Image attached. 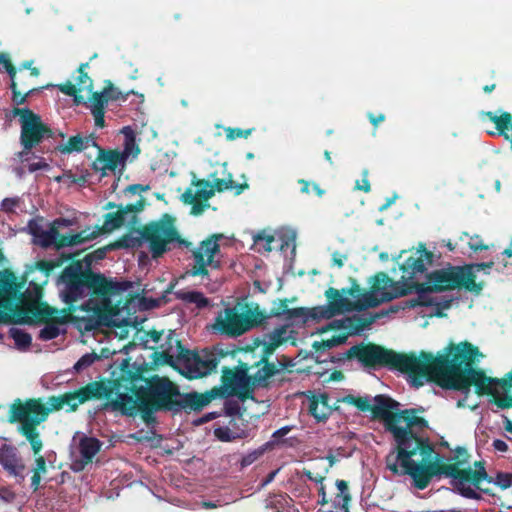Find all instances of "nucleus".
I'll list each match as a JSON object with an SVG mask.
<instances>
[{
    "label": "nucleus",
    "mask_w": 512,
    "mask_h": 512,
    "mask_svg": "<svg viewBox=\"0 0 512 512\" xmlns=\"http://www.w3.org/2000/svg\"><path fill=\"white\" fill-rule=\"evenodd\" d=\"M122 380L123 377L113 381H93L75 391L50 396L46 403L42 398H28L25 401L18 398L10 405L7 421L19 424L17 431L29 442L32 452L38 454L43 449L38 426L47 420L52 411L66 408L67 412H74L87 401L109 399L122 386Z\"/></svg>",
    "instance_id": "nucleus-1"
},
{
    "label": "nucleus",
    "mask_w": 512,
    "mask_h": 512,
    "mask_svg": "<svg viewBox=\"0 0 512 512\" xmlns=\"http://www.w3.org/2000/svg\"><path fill=\"white\" fill-rule=\"evenodd\" d=\"M92 263L93 255H85L82 260L74 257L57 278L59 293L68 312L80 308L101 316L111 311V297L124 290L122 283L94 272Z\"/></svg>",
    "instance_id": "nucleus-2"
},
{
    "label": "nucleus",
    "mask_w": 512,
    "mask_h": 512,
    "mask_svg": "<svg viewBox=\"0 0 512 512\" xmlns=\"http://www.w3.org/2000/svg\"><path fill=\"white\" fill-rule=\"evenodd\" d=\"M354 358L366 367L385 366L406 373L416 387L423 385L422 379L439 386L447 361L446 347L437 355L421 351L417 356L414 352L399 353L374 343L353 345L339 360Z\"/></svg>",
    "instance_id": "nucleus-3"
},
{
    "label": "nucleus",
    "mask_w": 512,
    "mask_h": 512,
    "mask_svg": "<svg viewBox=\"0 0 512 512\" xmlns=\"http://www.w3.org/2000/svg\"><path fill=\"white\" fill-rule=\"evenodd\" d=\"M127 379L130 386L126 388L138 397L141 419L148 426L157 422V412L177 415L203 409L201 393L181 392L180 387L168 377L153 375L145 378L142 371H129Z\"/></svg>",
    "instance_id": "nucleus-4"
},
{
    "label": "nucleus",
    "mask_w": 512,
    "mask_h": 512,
    "mask_svg": "<svg viewBox=\"0 0 512 512\" xmlns=\"http://www.w3.org/2000/svg\"><path fill=\"white\" fill-rule=\"evenodd\" d=\"M478 356H481L478 347L468 341L449 343L446 346L447 361L439 387L461 391L466 396L470 393L471 386H474L475 393L479 396L494 395L496 390L510 393L512 370L501 379L489 377L483 369L475 367Z\"/></svg>",
    "instance_id": "nucleus-5"
},
{
    "label": "nucleus",
    "mask_w": 512,
    "mask_h": 512,
    "mask_svg": "<svg viewBox=\"0 0 512 512\" xmlns=\"http://www.w3.org/2000/svg\"><path fill=\"white\" fill-rule=\"evenodd\" d=\"M470 455L466 448L458 446L454 450L450 463H444L437 457L432 461L429 459L419 462L408 472L413 480V485L419 490L428 487L433 477L445 476L451 478V485L463 497L479 500L481 496L475 489H479L485 494L492 495L488 488H481L482 481L492 482V477L486 472V469H475L469 466Z\"/></svg>",
    "instance_id": "nucleus-6"
},
{
    "label": "nucleus",
    "mask_w": 512,
    "mask_h": 512,
    "mask_svg": "<svg viewBox=\"0 0 512 512\" xmlns=\"http://www.w3.org/2000/svg\"><path fill=\"white\" fill-rule=\"evenodd\" d=\"M414 408L398 412L399 424H395L392 435L396 443V453L391 452L386 457V466L394 475H409L418 463L412 458L419 452L423 460L431 458L434 446L428 437L418 436L414 427H428V421L416 415Z\"/></svg>",
    "instance_id": "nucleus-7"
},
{
    "label": "nucleus",
    "mask_w": 512,
    "mask_h": 512,
    "mask_svg": "<svg viewBox=\"0 0 512 512\" xmlns=\"http://www.w3.org/2000/svg\"><path fill=\"white\" fill-rule=\"evenodd\" d=\"M162 351L160 357L163 363L178 369L189 379L204 377L214 371L219 363L218 358L212 353H205L203 356L197 352L186 349L181 341L170 332L165 343L160 346Z\"/></svg>",
    "instance_id": "nucleus-8"
},
{
    "label": "nucleus",
    "mask_w": 512,
    "mask_h": 512,
    "mask_svg": "<svg viewBox=\"0 0 512 512\" xmlns=\"http://www.w3.org/2000/svg\"><path fill=\"white\" fill-rule=\"evenodd\" d=\"M12 103L15 105L11 110L13 117H18L21 127L20 143L23 151L21 157L28 154L33 148L38 146L44 139L53 138V130L42 121L41 116L27 107H20L27 102L28 97L32 96L38 89H29L21 91L18 89L11 90Z\"/></svg>",
    "instance_id": "nucleus-9"
},
{
    "label": "nucleus",
    "mask_w": 512,
    "mask_h": 512,
    "mask_svg": "<svg viewBox=\"0 0 512 512\" xmlns=\"http://www.w3.org/2000/svg\"><path fill=\"white\" fill-rule=\"evenodd\" d=\"M138 233L148 243L153 259L170 251L172 243L176 242L187 249L192 246L190 241L181 237L175 226V218L168 213L163 214L157 221L145 224L138 230Z\"/></svg>",
    "instance_id": "nucleus-10"
},
{
    "label": "nucleus",
    "mask_w": 512,
    "mask_h": 512,
    "mask_svg": "<svg viewBox=\"0 0 512 512\" xmlns=\"http://www.w3.org/2000/svg\"><path fill=\"white\" fill-rule=\"evenodd\" d=\"M248 366L241 364L235 369L223 368L221 385L201 393L203 408L209 405L214 399H225L230 396L238 397L242 402L254 400V387L251 385V375L248 374Z\"/></svg>",
    "instance_id": "nucleus-11"
},
{
    "label": "nucleus",
    "mask_w": 512,
    "mask_h": 512,
    "mask_svg": "<svg viewBox=\"0 0 512 512\" xmlns=\"http://www.w3.org/2000/svg\"><path fill=\"white\" fill-rule=\"evenodd\" d=\"M269 316L262 311L248 309L239 313L236 307H227L215 318L213 330L229 337H238L264 323Z\"/></svg>",
    "instance_id": "nucleus-12"
},
{
    "label": "nucleus",
    "mask_w": 512,
    "mask_h": 512,
    "mask_svg": "<svg viewBox=\"0 0 512 512\" xmlns=\"http://www.w3.org/2000/svg\"><path fill=\"white\" fill-rule=\"evenodd\" d=\"M467 269L463 266L449 265L447 268L435 270L428 274L427 282L429 283L428 290L435 292L451 291L455 289H464L479 295L483 288L484 283H473L471 274L466 272Z\"/></svg>",
    "instance_id": "nucleus-13"
},
{
    "label": "nucleus",
    "mask_w": 512,
    "mask_h": 512,
    "mask_svg": "<svg viewBox=\"0 0 512 512\" xmlns=\"http://www.w3.org/2000/svg\"><path fill=\"white\" fill-rule=\"evenodd\" d=\"M411 293L409 288H404L398 282H394L386 273L379 272L374 276L371 290L364 292L356 301L358 311L375 308L382 302H389Z\"/></svg>",
    "instance_id": "nucleus-14"
},
{
    "label": "nucleus",
    "mask_w": 512,
    "mask_h": 512,
    "mask_svg": "<svg viewBox=\"0 0 512 512\" xmlns=\"http://www.w3.org/2000/svg\"><path fill=\"white\" fill-rule=\"evenodd\" d=\"M30 299L33 301L28 306L16 307L13 313L14 323L35 324L39 322H48L54 320V317H61L60 311L49 306L46 302H38L42 296V289L35 285L33 295L27 290Z\"/></svg>",
    "instance_id": "nucleus-15"
},
{
    "label": "nucleus",
    "mask_w": 512,
    "mask_h": 512,
    "mask_svg": "<svg viewBox=\"0 0 512 512\" xmlns=\"http://www.w3.org/2000/svg\"><path fill=\"white\" fill-rule=\"evenodd\" d=\"M223 238L222 234H212L205 240L201 241L197 248L192 250L194 265L190 270L192 276H208V267L212 269H220V260L214 257L220 252L219 240Z\"/></svg>",
    "instance_id": "nucleus-16"
},
{
    "label": "nucleus",
    "mask_w": 512,
    "mask_h": 512,
    "mask_svg": "<svg viewBox=\"0 0 512 512\" xmlns=\"http://www.w3.org/2000/svg\"><path fill=\"white\" fill-rule=\"evenodd\" d=\"M22 282L9 269L0 271V322H7L9 317L2 310H12L16 301H22L26 293H21Z\"/></svg>",
    "instance_id": "nucleus-17"
},
{
    "label": "nucleus",
    "mask_w": 512,
    "mask_h": 512,
    "mask_svg": "<svg viewBox=\"0 0 512 512\" xmlns=\"http://www.w3.org/2000/svg\"><path fill=\"white\" fill-rule=\"evenodd\" d=\"M196 187L193 191L191 188L181 195V200L188 205H191V214L194 216L201 215L208 207V200L215 194L212 184L209 180L197 179L192 182Z\"/></svg>",
    "instance_id": "nucleus-18"
},
{
    "label": "nucleus",
    "mask_w": 512,
    "mask_h": 512,
    "mask_svg": "<svg viewBox=\"0 0 512 512\" xmlns=\"http://www.w3.org/2000/svg\"><path fill=\"white\" fill-rule=\"evenodd\" d=\"M145 205L146 199L143 196H140L135 203L127 205L119 204L116 212L105 214L102 227H97L96 230H100V234L112 232L125 224L128 214H132V220L134 221L136 214L141 212L145 208Z\"/></svg>",
    "instance_id": "nucleus-19"
},
{
    "label": "nucleus",
    "mask_w": 512,
    "mask_h": 512,
    "mask_svg": "<svg viewBox=\"0 0 512 512\" xmlns=\"http://www.w3.org/2000/svg\"><path fill=\"white\" fill-rule=\"evenodd\" d=\"M399 403L388 396L377 395L374 397L371 413L374 419L384 422L385 429L392 433L394 425L399 424Z\"/></svg>",
    "instance_id": "nucleus-20"
},
{
    "label": "nucleus",
    "mask_w": 512,
    "mask_h": 512,
    "mask_svg": "<svg viewBox=\"0 0 512 512\" xmlns=\"http://www.w3.org/2000/svg\"><path fill=\"white\" fill-rule=\"evenodd\" d=\"M342 294L343 293H340L339 290L332 287L326 290L325 296L329 301V305L315 307V310L318 312V318H320V320L330 319L344 311H358L356 301L351 302L349 299L343 297Z\"/></svg>",
    "instance_id": "nucleus-21"
},
{
    "label": "nucleus",
    "mask_w": 512,
    "mask_h": 512,
    "mask_svg": "<svg viewBox=\"0 0 512 512\" xmlns=\"http://www.w3.org/2000/svg\"><path fill=\"white\" fill-rule=\"evenodd\" d=\"M103 442L95 437L83 436L79 440L80 458L76 459L72 464L75 472L82 471L87 465L93 462L94 457L100 452Z\"/></svg>",
    "instance_id": "nucleus-22"
},
{
    "label": "nucleus",
    "mask_w": 512,
    "mask_h": 512,
    "mask_svg": "<svg viewBox=\"0 0 512 512\" xmlns=\"http://www.w3.org/2000/svg\"><path fill=\"white\" fill-rule=\"evenodd\" d=\"M421 248V250L417 251V256L411 255L407 257L400 266V269L406 273L409 278L424 273L426 266L430 265L433 261V253L426 250L424 245H421Z\"/></svg>",
    "instance_id": "nucleus-23"
},
{
    "label": "nucleus",
    "mask_w": 512,
    "mask_h": 512,
    "mask_svg": "<svg viewBox=\"0 0 512 512\" xmlns=\"http://www.w3.org/2000/svg\"><path fill=\"white\" fill-rule=\"evenodd\" d=\"M0 464L11 475H22L25 465L18 454L17 448L11 445L3 444L0 447Z\"/></svg>",
    "instance_id": "nucleus-24"
},
{
    "label": "nucleus",
    "mask_w": 512,
    "mask_h": 512,
    "mask_svg": "<svg viewBox=\"0 0 512 512\" xmlns=\"http://www.w3.org/2000/svg\"><path fill=\"white\" fill-rule=\"evenodd\" d=\"M107 399L105 408H111L113 411H118L122 415L134 416L136 413L140 414V401L138 397L133 394H118L115 399Z\"/></svg>",
    "instance_id": "nucleus-25"
},
{
    "label": "nucleus",
    "mask_w": 512,
    "mask_h": 512,
    "mask_svg": "<svg viewBox=\"0 0 512 512\" xmlns=\"http://www.w3.org/2000/svg\"><path fill=\"white\" fill-rule=\"evenodd\" d=\"M376 317V315L363 316L354 314L341 320H337V328L347 330L348 335H357L364 329L371 326L375 322Z\"/></svg>",
    "instance_id": "nucleus-26"
},
{
    "label": "nucleus",
    "mask_w": 512,
    "mask_h": 512,
    "mask_svg": "<svg viewBox=\"0 0 512 512\" xmlns=\"http://www.w3.org/2000/svg\"><path fill=\"white\" fill-rule=\"evenodd\" d=\"M257 371L251 375V385L255 388H267L270 384V379L280 372L278 366L273 362L258 361L254 364Z\"/></svg>",
    "instance_id": "nucleus-27"
},
{
    "label": "nucleus",
    "mask_w": 512,
    "mask_h": 512,
    "mask_svg": "<svg viewBox=\"0 0 512 512\" xmlns=\"http://www.w3.org/2000/svg\"><path fill=\"white\" fill-rule=\"evenodd\" d=\"M107 104V98L102 92H93L89 99V108L94 117L95 126L98 128L105 126L104 115Z\"/></svg>",
    "instance_id": "nucleus-28"
},
{
    "label": "nucleus",
    "mask_w": 512,
    "mask_h": 512,
    "mask_svg": "<svg viewBox=\"0 0 512 512\" xmlns=\"http://www.w3.org/2000/svg\"><path fill=\"white\" fill-rule=\"evenodd\" d=\"M404 288H409L411 291L414 289L417 292V298L411 300V306L430 307L436 303V298L431 297L428 293L433 291L428 290L429 283H414L413 285L403 284Z\"/></svg>",
    "instance_id": "nucleus-29"
},
{
    "label": "nucleus",
    "mask_w": 512,
    "mask_h": 512,
    "mask_svg": "<svg viewBox=\"0 0 512 512\" xmlns=\"http://www.w3.org/2000/svg\"><path fill=\"white\" fill-rule=\"evenodd\" d=\"M97 162L102 164V170L115 171L119 165H124V160L122 154L116 150H108L105 151L102 148H99V155L97 157Z\"/></svg>",
    "instance_id": "nucleus-30"
},
{
    "label": "nucleus",
    "mask_w": 512,
    "mask_h": 512,
    "mask_svg": "<svg viewBox=\"0 0 512 512\" xmlns=\"http://www.w3.org/2000/svg\"><path fill=\"white\" fill-rule=\"evenodd\" d=\"M286 319L295 320L297 323L306 324L310 320L319 321L318 312L313 308L298 307L289 308Z\"/></svg>",
    "instance_id": "nucleus-31"
},
{
    "label": "nucleus",
    "mask_w": 512,
    "mask_h": 512,
    "mask_svg": "<svg viewBox=\"0 0 512 512\" xmlns=\"http://www.w3.org/2000/svg\"><path fill=\"white\" fill-rule=\"evenodd\" d=\"M68 321V314L61 317H54V320L45 322V326L40 330L39 338L48 341L57 338L60 335L58 324H64Z\"/></svg>",
    "instance_id": "nucleus-32"
},
{
    "label": "nucleus",
    "mask_w": 512,
    "mask_h": 512,
    "mask_svg": "<svg viewBox=\"0 0 512 512\" xmlns=\"http://www.w3.org/2000/svg\"><path fill=\"white\" fill-rule=\"evenodd\" d=\"M81 251L77 253H70V254H62L60 258L55 260H40L36 263V267L38 270L43 272L46 276H49L50 273L60 267L64 261H72V259L76 256H79Z\"/></svg>",
    "instance_id": "nucleus-33"
},
{
    "label": "nucleus",
    "mask_w": 512,
    "mask_h": 512,
    "mask_svg": "<svg viewBox=\"0 0 512 512\" xmlns=\"http://www.w3.org/2000/svg\"><path fill=\"white\" fill-rule=\"evenodd\" d=\"M31 78L32 76H30V74L15 72L14 77L10 78V89H18L21 91H27L29 89H38V91H41L42 89L49 88L51 86L48 84L41 87H34Z\"/></svg>",
    "instance_id": "nucleus-34"
},
{
    "label": "nucleus",
    "mask_w": 512,
    "mask_h": 512,
    "mask_svg": "<svg viewBox=\"0 0 512 512\" xmlns=\"http://www.w3.org/2000/svg\"><path fill=\"white\" fill-rule=\"evenodd\" d=\"M59 220L54 221L49 230H44L41 232L39 237L34 240V243L39 245L42 248H49L54 246L56 248V240L59 237V230L55 226Z\"/></svg>",
    "instance_id": "nucleus-35"
},
{
    "label": "nucleus",
    "mask_w": 512,
    "mask_h": 512,
    "mask_svg": "<svg viewBox=\"0 0 512 512\" xmlns=\"http://www.w3.org/2000/svg\"><path fill=\"white\" fill-rule=\"evenodd\" d=\"M83 136L80 134L69 137L65 144L58 145L56 147L57 151L62 154H71L74 152H82L85 150L83 144Z\"/></svg>",
    "instance_id": "nucleus-36"
},
{
    "label": "nucleus",
    "mask_w": 512,
    "mask_h": 512,
    "mask_svg": "<svg viewBox=\"0 0 512 512\" xmlns=\"http://www.w3.org/2000/svg\"><path fill=\"white\" fill-rule=\"evenodd\" d=\"M213 189L217 192H223L226 190H235V195H240L245 189H248L249 185L247 183L236 184L233 179L230 177L229 179H216L214 181V185H212Z\"/></svg>",
    "instance_id": "nucleus-37"
},
{
    "label": "nucleus",
    "mask_w": 512,
    "mask_h": 512,
    "mask_svg": "<svg viewBox=\"0 0 512 512\" xmlns=\"http://www.w3.org/2000/svg\"><path fill=\"white\" fill-rule=\"evenodd\" d=\"M333 408L320 405L317 399H310L309 401V413L313 416L317 422H325L332 414Z\"/></svg>",
    "instance_id": "nucleus-38"
},
{
    "label": "nucleus",
    "mask_w": 512,
    "mask_h": 512,
    "mask_svg": "<svg viewBox=\"0 0 512 512\" xmlns=\"http://www.w3.org/2000/svg\"><path fill=\"white\" fill-rule=\"evenodd\" d=\"M177 297L185 302L195 304L199 309L206 308L209 305L208 298L198 291L178 292Z\"/></svg>",
    "instance_id": "nucleus-39"
},
{
    "label": "nucleus",
    "mask_w": 512,
    "mask_h": 512,
    "mask_svg": "<svg viewBox=\"0 0 512 512\" xmlns=\"http://www.w3.org/2000/svg\"><path fill=\"white\" fill-rule=\"evenodd\" d=\"M288 325L276 327L272 332L265 334L264 339L279 348L288 341Z\"/></svg>",
    "instance_id": "nucleus-40"
},
{
    "label": "nucleus",
    "mask_w": 512,
    "mask_h": 512,
    "mask_svg": "<svg viewBox=\"0 0 512 512\" xmlns=\"http://www.w3.org/2000/svg\"><path fill=\"white\" fill-rule=\"evenodd\" d=\"M346 340H347V335H345V334L344 335H336V336H332L330 339H327V340L315 341L312 344V347L317 352L325 351V350L331 349L335 346L345 343Z\"/></svg>",
    "instance_id": "nucleus-41"
},
{
    "label": "nucleus",
    "mask_w": 512,
    "mask_h": 512,
    "mask_svg": "<svg viewBox=\"0 0 512 512\" xmlns=\"http://www.w3.org/2000/svg\"><path fill=\"white\" fill-rule=\"evenodd\" d=\"M10 336L14 340V343L18 349H27L31 345V335L21 329H10Z\"/></svg>",
    "instance_id": "nucleus-42"
},
{
    "label": "nucleus",
    "mask_w": 512,
    "mask_h": 512,
    "mask_svg": "<svg viewBox=\"0 0 512 512\" xmlns=\"http://www.w3.org/2000/svg\"><path fill=\"white\" fill-rule=\"evenodd\" d=\"M342 402L353 405L362 412H370L372 408L368 397L354 396L349 394L342 398Z\"/></svg>",
    "instance_id": "nucleus-43"
},
{
    "label": "nucleus",
    "mask_w": 512,
    "mask_h": 512,
    "mask_svg": "<svg viewBox=\"0 0 512 512\" xmlns=\"http://www.w3.org/2000/svg\"><path fill=\"white\" fill-rule=\"evenodd\" d=\"M253 241L255 245L261 246L263 251L271 252L273 250L271 244L275 241V237L263 230L253 236Z\"/></svg>",
    "instance_id": "nucleus-44"
},
{
    "label": "nucleus",
    "mask_w": 512,
    "mask_h": 512,
    "mask_svg": "<svg viewBox=\"0 0 512 512\" xmlns=\"http://www.w3.org/2000/svg\"><path fill=\"white\" fill-rule=\"evenodd\" d=\"M101 92L105 94V97L107 98L108 102L117 100L125 101L129 94L134 93L133 91H129L126 94H124L117 87H114V85L111 82H108V85L105 86L103 91Z\"/></svg>",
    "instance_id": "nucleus-45"
},
{
    "label": "nucleus",
    "mask_w": 512,
    "mask_h": 512,
    "mask_svg": "<svg viewBox=\"0 0 512 512\" xmlns=\"http://www.w3.org/2000/svg\"><path fill=\"white\" fill-rule=\"evenodd\" d=\"M494 395L491 396V402L495 404L500 409H510L512 408V395L510 393L500 394V390H496L493 392Z\"/></svg>",
    "instance_id": "nucleus-46"
},
{
    "label": "nucleus",
    "mask_w": 512,
    "mask_h": 512,
    "mask_svg": "<svg viewBox=\"0 0 512 512\" xmlns=\"http://www.w3.org/2000/svg\"><path fill=\"white\" fill-rule=\"evenodd\" d=\"M100 235V230H93L89 232L88 230H82L78 233L71 234L72 246L82 244L86 241L93 240Z\"/></svg>",
    "instance_id": "nucleus-47"
},
{
    "label": "nucleus",
    "mask_w": 512,
    "mask_h": 512,
    "mask_svg": "<svg viewBox=\"0 0 512 512\" xmlns=\"http://www.w3.org/2000/svg\"><path fill=\"white\" fill-rule=\"evenodd\" d=\"M254 128L250 129H241V128H233V127H227L225 128L226 133V139L228 141H233L237 138H247L251 135Z\"/></svg>",
    "instance_id": "nucleus-48"
},
{
    "label": "nucleus",
    "mask_w": 512,
    "mask_h": 512,
    "mask_svg": "<svg viewBox=\"0 0 512 512\" xmlns=\"http://www.w3.org/2000/svg\"><path fill=\"white\" fill-rule=\"evenodd\" d=\"M493 265H494V262L490 261V262H482V263L463 265V268H466L467 269L466 272H469L468 274H471L470 278H471L472 282L477 283L476 282V273L481 270L491 269L493 267Z\"/></svg>",
    "instance_id": "nucleus-49"
},
{
    "label": "nucleus",
    "mask_w": 512,
    "mask_h": 512,
    "mask_svg": "<svg viewBox=\"0 0 512 512\" xmlns=\"http://www.w3.org/2000/svg\"><path fill=\"white\" fill-rule=\"evenodd\" d=\"M502 490L508 489L512 486V473L509 472H498L495 479L492 478V482Z\"/></svg>",
    "instance_id": "nucleus-50"
},
{
    "label": "nucleus",
    "mask_w": 512,
    "mask_h": 512,
    "mask_svg": "<svg viewBox=\"0 0 512 512\" xmlns=\"http://www.w3.org/2000/svg\"><path fill=\"white\" fill-rule=\"evenodd\" d=\"M255 344L257 346L263 345V349H262V353H261L259 361L270 362L269 359H270L271 355L277 350V348L274 345H271L270 342L266 341V339H263L262 341L257 339L255 341Z\"/></svg>",
    "instance_id": "nucleus-51"
},
{
    "label": "nucleus",
    "mask_w": 512,
    "mask_h": 512,
    "mask_svg": "<svg viewBox=\"0 0 512 512\" xmlns=\"http://www.w3.org/2000/svg\"><path fill=\"white\" fill-rule=\"evenodd\" d=\"M215 435L220 439L221 441H232L237 438H244L247 436V433L245 431H242L241 433L234 434L230 429H216Z\"/></svg>",
    "instance_id": "nucleus-52"
},
{
    "label": "nucleus",
    "mask_w": 512,
    "mask_h": 512,
    "mask_svg": "<svg viewBox=\"0 0 512 512\" xmlns=\"http://www.w3.org/2000/svg\"><path fill=\"white\" fill-rule=\"evenodd\" d=\"M0 64L2 65V67H0V72L5 71L9 75V78H13L15 72H18L7 53H0Z\"/></svg>",
    "instance_id": "nucleus-53"
},
{
    "label": "nucleus",
    "mask_w": 512,
    "mask_h": 512,
    "mask_svg": "<svg viewBox=\"0 0 512 512\" xmlns=\"http://www.w3.org/2000/svg\"><path fill=\"white\" fill-rule=\"evenodd\" d=\"M289 299H279L277 303L271 308L270 315L274 317H280L282 315H287V312L289 310L288 303Z\"/></svg>",
    "instance_id": "nucleus-54"
},
{
    "label": "nucleus",
    "mask_w": 512,
    "mask_h": 512,
    "mask_svg": "<svg viewBox=\"0 0 512 512\" xmlns=\"http://www.w3.org/2000/svg\"><path fill=\"white\" fill-rule=\"evenodd\" d=\"M98 359L95 353H88L83 355L74 365V369L79 372L94 363Z\"/></svg>",
    "instance_id": "nucleus-55"
},
{
    "label": "nucleus",
    "mask_w": 512,
    "mask_h": 512,
    "mask_svg": "<svg viewBox=\"0 0 512 512\" xmlns=\"http://www.w3.org/2000/svg\"><path fill=\"white\" fill-rule=\"evenodd\" d=\"M88 67V63H82L78 68V77L76 79L77 84L80 86H87L88 88L92 87V80L88 76V74L85 72V68Z\"/></svg>",
    "instance_id": "nucleus-56"
},
{
    "label": "nucleus",
    "mask_w": 512,
    "mask_h": 512,
    "mask_svg": "<svg viewBox=\"0 0 512 512\" xmlns=\"http://www.w3.org/2000/svg\"><path fill=\"white\" fill-rule=\"evenodd\" d=\"M134 154L135 156L138 155L140 153V149L139 147L135 144V141L133 138L131 139H127L125 141V146H124V150L123 152H120V154H122L123 156V160L124 162L126 161L127 157L130 155V154Z\"/></svg>",
    "instance_id": "nucleus-57"
},
{
    "label": "nucleus",
    "mask_w": 512,
    "mask_h": 512,
    "mask_svg": "<svg viewBox=\"0 0 512 512\" xmlns=\"http://www.w3.org/2000/svg\"><path fill=\"white\" fill-rule=\"evenodd\" d=\"M263 454L262 449L254 450L242 457L240 465L242 468L253 464Z\"/></svg>",
    "instance_id": "nucleus-58"
},
{
    "label": "nucleus",
    "mask_w": 512,
    "mask_h": 512,
    "mask_svg": "<svg viewBox=\"0 0 512 512\" xmlns=\"http://www.w3.org/2000/svg\"><path fill=\"white\" fill-rule=\"evenodd\" d=\"M468 246L473 251H482L487 250L489 248L488 245L483 243L482 238L479 235H474L470 237V240L468 242Z\"/></svg>",
    "instance_id": "nucleus-59"
},
{
    "label": "nucleus",
    "mask_w": 512,
    "mask_h": 512,
    "mask_svg": "<svg viewBox=\"0 0 512 512\" xmlns=\"http://www.w3.org/2000/svg\"><path fill=\"white\" fill-rule=\"evenodd\" d=\"M33 60L23 61L17 69L18 73H24V70L30 71V76L37 78L40 75V70L37 67H32Z\"/></svg>",
    "instance_id": "nucleus-60"
},
{
    "label": "nucleus",
    "mask_w": 512,
    "mask_h": 512,
    "mask_svg": "<svg viewBox=\"0 0 512 512\" xmlns=\"http://www.w3.org/2000/svg\"><path fill=\"white\" fill-rule=\"evenodd\" d=\"M365 291L362 292V289L360 288L359 284L355 279H351V287L347 289H342L343 294H348L354 298H356V301L361 297V295Z\"/></svg>",
    "instance_id": "nucleus-61"
},
{
    "label": "nucleus",
    "mask_w": 512,
    "mask_h": 512,
    "mask_svg": "<svg viewBox=\"0 0 512 512\" xmlns=\"http://www.w3.org/2000/svg\"><path fill=\"white\" fill-rule=\"evenodd\" d=\"M328 472V468L325 469V473L313 472L309 469H303V476L307 477L310 481L322 484L325 479V474Z\"/></svg>",
    "instance_id": "nucleus-62"
},
{
    "label": "nucleus",
    "mask_w": 512,
    "mask_h": 512,
    "mask_svg": "<svg viewBox=\"0 0 512 512\" xmlns=\"http://www.w3.org/2000/svg\"><path fill=\"white\" fill-rule=\"evenodd\" d=\"M33 454L35 456V466L32 471L41 474L46 473L47 467L45 458L42 455H40V452L38 454H35L33 452Z\"/></svg>",
    "instance_id": "nucleus-63"
},
{
    "label": "nucleus",
    "mask_w": 512,
    "mask_h": 512,
    "mask_svg": "<svg viewBox=\"0 0 512 512\" xmlns=\"http://www.w3.org/2000/svg\"><path fill=\"white\" fill-rule=\"evenodd\" d=\"M57 88L62 92L64 93L65 95H68V96H76L77 94V88H76V85L73 84L72 82L70 81H67L66 83H63V84H59L57 85Z\"/></svg>",
    "instance_id": "nucleus-64"
}]
</instances>
